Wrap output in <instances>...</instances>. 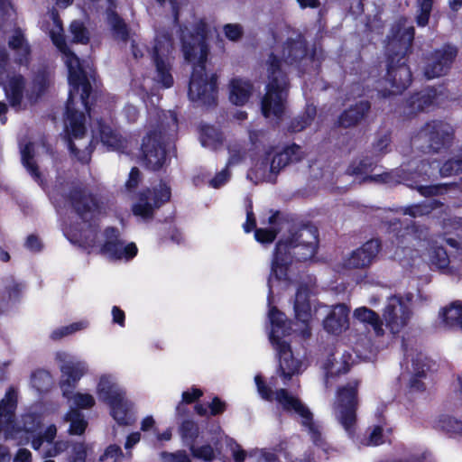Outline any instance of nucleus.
<instances>
[{
    "mask_svg": "<svg viewBox=\"0 0 462 462\" xmlns=\"http://www.w3.org/2000/svg\"><path fill=\"white\" fill-rule=\"evenodd\" d=\"M51 18L55 24V31L50 32V36L56 47L63 54L64 62L69 71V83L70 89L66 106L65 130L68 134V146L71 153L82 163L90 160L92 148L85 146L79 149L74 140H80L86 133V116L89 115L88 97L91 91V85L87 73L84 71L82 63L78 56L67 46L61 33L62 27L55 12L51 13Z\"/></svg>",
    "mask_w": 462,
    "mask_h": 462,
    "instance_id": "nucleus-1",
    "label": "nucleus"
},
{
    "mask_svg": "<svg viewBox=\"0 0 462 462\" xmlns=\"http://www.w3.org/2000/svg\"><path fill=\"white\" fill-rule=\"evenodd\" d=\"M206 29L199 23L196 33H190L187 27L181 30L182 51L185 60L193 64L189 86V97L201 106H212L217 97V76L208 73L206 61L208 49L205 41Z\"/></svg>",
    "mask_w": 462,
    "mask_h": 462,
    "instance_id": "nucleus-2",
    "label": "nucleus"
},
{
    "mask_svg": "<svg viewBox=\"0 0 462 462\" xmlns=\"http://www.w3.org/2000/svg\"><path fill=\"white\" fill-rule=\"evenodd\" d=\"M254 382L260 396L266 400L272 401L274 397L276 402L282 408L291 414L293 418L298 420L301 426L310 434L316 448L313 453H317V458L306 456L304 462H321L326 458V443L322 439L320 427L313 420V413L310 408L297 396L291 394L286 389H280L273 392L272 387L276 385L275 379L272 378L270 384L266 385L260 374L255 375Z\"/></svg>",
    "mask_w": 462,
    "mask_h": 462,
    "instance_id": "nucleus-3",
    "label": "nucleus"
},
{
    "mask_svg": "<svg viewBox=\"0 0 462 462\" xmlns=\"http://www.w3.org/2000/svg\"><path fill=\"white\" fill-rule=\"evenodd\" d=\"M318 242V230L314 226H304L281 239L276 245L272 262L269 288H272L273 277L282 280L286 276V268L292 257L298 261L312 258L316 254ZM271 293L272 289H269V296Z\"/></svg>",
    "mask_w": 462,
    "mask_h": 462,
    "instance_id": "nucleus-4",
    "label": "nucleus"
},
{
    "mask_svg": "<svg viewBox=\"0 0 462 462\" xmlns=\"http://www.w3.org/2000/svg\"><path fill=\"white\" fill-rule=\"evenodd\" d=\"M17 397V391L14 387H9L0 401V435L3 434L5 439H15L20 445L26 444L32 439V447L38 450L42 439L41 436L35 438L34 433L41 424L40 416L27 412L21 416L19 421H15Z\"/></svg>",
    "mask_w": 462,
    "mask_h": 462,
    "instance_id": "nucleus-5",
    "label": "nucleus"
},
{
    "mask_svg": "<svg viewBox=\"0 0 462 462\" xmlns=\"http://www.w3.org/2000/svg\"><path fill=\"white\" fill-rule=\"evenodd\" d=\"M177 128L174 112L155 110L154 114L150 113L149 130L142 144L143 158L148 168L155 171L163 165L166 140Z\"/></svg>",
    "mask_w": 462,
    "mask_h": 462,
    "instance_id": "nucleus-6",
    "label": "nucleus"
},
{
    "mask_svg": "<svg viewBox=\"0 0 462 462\" xmlns=\"http://www.w3.org/2000/svg\"><path fill=\"white\" fill-rule=\"evenodd\" d=\"M269 319L272 324L270 340L279 357L277 374L282 379L283 384H286L292 376L300 374L305 366L301 360L293 356L290 345L282 338L287 334L284 314L274 307L271 308Z\"/></svg>",
    "mask_w": 462,
    "mask_h": 462,
    "instance_id": "nucleus-7",
    "label": "nucleus"
},
{
    "mask_svg": "<svg viewBox=\"0 0 462 462\" xmlns=\"http://www.w3.org/2000/svg\"><path fill=\"white\" fill-rule=\"evenodd\" d=\"M267 66L269 82L262 99V113L266 118H280L285 110L289 83L282 61L275 55H270Z\"/></svg>",
    "mask_w": 462,
    "mask_h": 462,
    "instance_id": "nucleus-8",
    "label": "nucleus"
},
{
    "mask_svg": "<svg viewBox=\"0 0 462 462\" xmlns=\"http://www.w3.org/2000/svg\"><path fill=\"white\" fill-rule=\"evenodd\" d=\"M0 80L6 98L11 106L15 109H25L28 106L34 104L49 84V77L46 71L42 72L35 78L32 89H26L25 91L24 79L22 75H5V72L2 71Z\"/></svg>",
    "mask_w": 462,
    "mask_h": 462,
    "instance_id": "nucleus-9",
    "label": "nucleus"
},
{
    "mask_svg": "<svg viewBox=\"0 0 462 462\" xmlns=\"http://www.w3.org/2000/svg\"><path fill=\"white\" fill-rule=\"evenodd\" d=\"M404 28L400 23L394 25L387 36L385 44V55L387 62V81L391 84L392 89L388 96L401 94L403 90L402 75L400 70L403 65L404 58Z\"/></svg>",
    "mask_w": 462,
    "mask_h": 462,
    "instance_id": "nucleus-10",
    "label": "nucleus"
},
{
    "mask_svg": "<svg viewBox=\"0 0 462 462\" xmlns=\"http://www.w3.org/2000/svg\"><path fill=\"white\" fill-rule=\"evenodd\" d=\"M97 394L100 401L109 405L111 415L118 424L132 423L128 413L133 404L125 398V392L118 385L114 376L104 374L99 378Z\"/></svg>",
    "mask_w": 462,
    "mask_h": 462,
    "instance_id": "nucleus-11",
    "label": "nucleus"
},
{
    "mask_svg": "<svg viewBox=\"0 0 462 462\" xmlns=\"http://www.w3.org/2000/svg\"><path fill=\"white\" fill-rule=\"evenodd\" d=\"M455 136L453 126L443 120H432L426 123L417 135L411 138V143L428 152L439 153L452 145Z\"/></svg>",
    "mask_w": 462,
    "mask_h": 462,
    "instance_id": "nucleus-12",
    "label": "nucleus"
},
{
    "mask_svg": "<svg viewBox=\"0 0 462 462\" xmlns=\"http://www.w3.org/2000/svg\"><path fill=\"white\" fill-rule=\"evenodd\" d=\"M357 385L355 381L340 388L334 404L335 417L350 437H353L356 424Z\"/></svg>",
    "mask_w": 462,
    "mask_h": 462,
    "instance_id": "nucleus-13",
    "label": "nucleus"
},
{
    "mask_svg": "<svg viewBox=\"0 0 462 462\" xmlns=\"http://www.w3.org/2000/svg\"><path fill=\"white\" fill-rule=\"evenodd\" d=\"M302 154L301 148L299 145L292 144L286 147L283 151L277 152L273 156L271 162V153H267L265 158L255 163L252 171L254 173L255 178L261 180L273 182L276 174L281 169L291 162H299Z\"/></svg>",
    "mask_w": 462,
    "mask_h": 462,
    "instance_id": "nucleus-14",
    "label": "nucleus"
},
{
    "mask_svg": "<svg viewBox=\"0 0 462 462\" xmlns=\"http://www.w3.org/2000/svg\"><path fill=\"white\" fill-rule=\"evenodd\" d=\"M173 51L172 40L168 32L156 35L152 49V58L156 67V80L164 88H170L173 84L171 74V54Z\"/></svg>",
    "mask_w": 462,
    "mask_h": 462,
    "instance_id": "nucleus-15",
    "label": "nucleus"
},
{
    "mask_svg": "<svg viewBox=\"0 0 462 462\" xmlns=\"http://www.w3.org/2000/svg\"><path fill=\"white\" fill-rule=\"evenodd\" d=\"M170 199V187L164 182H160L152 189H147L139 193L136 202L132 206L133 213L135 217L149 221L152 219L155 210Z\"/></svg>",
    "mask_w": 462,
    "mask_h": 462,
    "instance_id": "nucleus-16",
    "label": "nucleus"
},
{
    "mask_svg": "<svg viewBox=\"0 0 462 462\" xmlns=\"http://www.w3.org/2000/svg\"><path fill=\"white\" fill-rule=\"evenodd\" d=\"M68 190L67 200L84 221L93 220L101 214L99 200L87 188L73 185Z\"/></svg>",
    "mask_w": 462,
    "mask_h": 462,
    "instance_id": "nucleus-17",
    "label": "nucleus"
},
{
    "mask_svg": "<svg viewBox=\"0 0 462 462\" xmlns=\"http://www.w3.org/2000/svg\"><path fill=\"white\" fill-rule=\"evenodd\" d=\"M458 51L456 46L445 44L440 48L432 51L423 67V76L427 79H434L447 75L457 56Z\"/></svg>",
    "mask_w": 462,
    "mask_h": 462,
    "instance_id": "nucleus-18",
    "label": "nucleus"
},
{
    "mask_svg": "<svg viewBox=\"0 0 462 462\" xmlns=\"http://www.w3.org/2000/svg\"><path fill=\"white\" fill-rule=\"evenodd\" d=\"M56 360L60 364V369L62 376L60 388L64 397H69V393L76 387L77 383L87 373L88 365L84 361H76L65 352H58Z\"/></svg>",
    "mask_w": 462,
    "mask_h": 462,
    "instance_id": "nucleus-19",
    "label": "nucleus"
},
{
    "mask_svg": "<svg viewBox=\"0 0 462 462\" xmlns=\"http://www.w3.org/2000/svg\"><path fill=\"white\" fill-rule=\"evenodd\" d=\"M105 242L101 246V252L111 259H125L133 258L137 253V247L134 243L126 245L119 240L118 232L113 227L105 230Z\"/></svg>",
    "mask_w": 462,
    "mask_h": 462,
    "instance_id": "nucleus-20",
    "label": "nucleus"
},
{
    "mask_svg": "<svg viewBox=\"0 0 462 462\" xmlns=\"http://www.w3.org/2000/svg\"><path fill=\"white\" fill-rule=\"evenodd\" d=\"M379 248L378 240L373 239L366 242L343 260V268L350 270L367 267L378 254Z\"/></svg>",
    "mask_w": 462,
    "mask_h": 462,
    "instance_id": "nucleus-21",
    "label": "nucleus"
},
{
    "mask_svg": "<svg viewBox=\"0 0 462 462\" xmlns=\"http://www.w3.org/2000/svg\"><path fill=\"white\" fill-rule=\"evenodd\" d=\"M386 326L393 334H397L404 326V303L402 297L388 299L383 314Z\"/></svg>",
    "mask_w": 462,
    "mask_h": 462,
    "instance_id": "nucleus-22",
    "label": "nucleus"
},
{
    "mask_svg": "<svg viewBox=\"0 0 462 462\" xmlns=\"http://www.w3.org/2000/svg\"><path fill=\"white\" fill-rule=\"evenodd\" d=\"M225 440L235 462H245L247 456L254 458V462H279L277 456L272 451L254 449L247 453L233 439L225 436Z\"/></svg>",
    "mask_w": 462,
    "mask_h": 462,
    "instance_id": "nucleus-23",
    "label": "nucleus"
},
{
    "mask_svg": "<svg viewBox=\"0 0 462 462\" xmlns=\"http://www.w3.org/2000/svg\"><path fill=\"white\" fill-rule=\"evenodd\" d=\"M349 308L345 304H337L332 307L329 313L323 321L327 332L339 335L349 327Z\"/></svg>",
    "mask_w": 462,
    "mask_h": 462,
    "instance_id": "nucleus-24",
    "label": "nucleus"
},
{
    "mask_svg": "<svg viewBox=\"0 0 462 462\" xmlns=\"http://www.w3.org/2000/svg\"><path fill=\"white\" fill-rule=\"evenodd\" d=\"M431 368L430 361L422 354L416 355L411 359V365L410 368L409 387L412 391L423 392L425 390V383L423 379L427 377L428 372Z\"/></svg>",
    "mask_w": 462,
    "mask_h": 462,
    "instance_id": "nucleus-25",
    "label": "nucleus"
},
{
    "mask_svg": "<svg viewBox=\"0 0 462 462\" xmlns=\"http://www.w3.org/2000/svg\"><path fill=\"white\" fill-rule=\"evenodd\" d=\"M93 134H98L102 144L110 150L123 152L127 148L126 141L109 125L105 124L103 121L97 122V130H93Z\"/></svg>",
    "mask_w": 462,
    "mask_h": 462,
    "instance_id": "nucleus-26",
    "label": "nucleus"
},
{
    "mask_svg": "<svg viewBox=\"0 0 462 462\" xmlns=\"http://www.w3.org/2000/svg\"><path fill=\"white\" fill-rule=\"evenodd\" d=\"M306 42L301 36H298L294 41H288L282 51L283 63L288 66H298L302 60H307Z\"/></svg>",
    "mask_w": 462,
    "mask_h": 462,
    "instance_id": "nucleus-27",
    "label": "nucleus"
},
{
    "mask_svg": "<svg viewBox=\"0 0 462 462\" xmlns=\"http://www.w3.org/2000/svg\"><path fill=\"white\" fill-rule=\"evenodd\" d=\"M370 103L361 100L351 105L339 116L338 123L343 127H350L360 123L370 110Z\"/></svg>",
    "mask_w": 462,
    "mask_h": 462,
    "instance_id": "nucleus-28",
    "label": "nucleus"
},
{
    "mask_svg": "<svg viewBox=\"0 0 462 462\" xmlns=\"http://www.w3.org/2000/svg\"><path fill=\"white\" fill-rule=\"evenodd\" d=\"M253 92V85L247 79L234 78L229 83V100L236 105H245Z\"/></svg>",
    "mask_w": 462,
    "mask_h": 462,
    "instance_id": "nucleus-29",
    "label": "nucleus"
},
{
    "mask_svg": "<svg viewBox=\"0 0 462 462\" xmlns=\"http://www.w3.org/2000/svg\"><path fill=\"white\" fill-rule=\"evenodd\" d=\"M293 309L295 312V319L307 326L312 318L308 288L300 287L298 289Z\"/></svg>",
    "mask_w": 462,
    "mask_h": 462,
    "instance_id": "nucleus-30",
    "label": "nucleus"
},
{
    "mask_svg": "<svg viewBox=\"0 0 462 462\" xmlns=\"http://www.w3.org/2000/svg\"><path fill=\"white\" fill-rule=\"evenodd\" d=\"M9 48L14 51V59L20 65H26L29 61L30 47L21 30H15L8 42Z\"/></svg>",
    "mask_w": 462,
    "mask_h": 462,
    "instance_id": "nucleus-31",
    "label": "nucleus"
},
{
    "mask_svg": "<svg viewBox=\"0 0 462 462\" xmlns=\"http://www.w3.org/2000/svg\"><path fill=\"white\" fill-rule=\"evenodd\" d=\"M353 316L359 322L370 326L376 336L383 335V322L380 316L373 310L367 307H359L354 310Z\"/></svg>",
    "mask_w": 462,
    "mask_h": 462,
    "instance_id": "nucleus-32",
    "label": "nucleus"
},
{
    "mask_svg": "<svg viewBox=\"0 0 462 462\" xmlns=\"http://www.w3.org/2000/svg\"><path fill=\"white\" fill-rule=\"evenodd\" d=\"M430 265L446 274H454L455 269L449 265L450 260L447 251L442 246L433 245L429 252Z\"/></svg>",
    "mask_w": 462,
    "mask_h": 462,
    "instance_id": "nucleus-33",
    "label": "nucleus"
},
{
    "mask_svg": "<svg viewBox=\"0 0 462 462\" xmlns=\"http://www.w3.org/2000/svg\"><path fill=\"white\" fill-rule=\"evenodd\" d=\"M439 318L447 328H462V303L454 301L448 307L442 309Z\"/></svg>",
    "mask_w": 462,
    "mask_h": 462,
    "instance_id": "nucleus-34",
    "label": "nucleus"
},
{
    "mask_svg": "<svg viewBox=\"0 0 462 462\" xmlns=\"http://www.w3.org/2000/svg\"><path fill=\"white\" fill-rule=\"evenodd\" d=\"M433 97L432 92L428 90L411 96L406 100V108H409V114L412 115L423 111L433 103Z\"/></svg>",
    "mask_w": 462,
    "mask_h": 462,
    "instance_id": "nucleus-35",
    "label": "nucleus"
},
{
    "mask_svg": "<svg viewBox=\"0 0 462 462\" xmlns=\"http://www.w3.org/2000/svg\"><path fill=\"white\" fill-rule=\"evenodd\" d=\"M34 148L32 143H26L21 147L22 162L30 172L32 177L40 184L42 183L41 174L33 161Z\"/></svg>",
    "mask_w": 462,
    "mask_h": 462,
    "instance_id": "nucleus-36",
    "label": "nucleus"
},
{
    "mask_svg": "<svg viewBox=\"0 0 462 462\" xmlns=\"http://www.w3.org/2000/svg\"><path fill=\"white\" fill-rule=\"evenodd\" d=\"M435 427L448 433L462 436V421L453 416L439 415L435 421Z\"/></svg>",
    "mask_w": 462,
    "mask_h": 462,
    "instance_id": "nucleus-37",
    "label": "nucleus"
},
{
    "mask_svg": "<svg viewBox=\"0 0 462 462\" xmlns=\"http://www.w3.org/2000/svg\"><path fill=\"white\" fill-rule=\"evenodd\" d=\"M65 420L69 422V432L71 435H81L88 425L83 414L75 409H70L65 415Z\"/></svg>",
    "mask_w": 462,
    "mask_h": 462,
    "instance_id": "nucleus-38",
    "label": "nucleus"
},
{
    "mask_svg": "<svg viewBox=\"0 0 462 462\" xmlns=\"http://www.w3.org/2000/svg\"><path fill=\"white\" fill-rule=\"evenodd\" d=\"M404 171L402 169H396L391 171L389 172H383L381 174H374L365 178V180H369L378 183H383L388 185L389 187H393L398 184H401L404 179Z\"/></svg>",
    "mask_w": 462,
    "mask_h": 462,
    "instance_id": "nucleus-39",
    "label": "nucleus"
},
{
    "mask_svg": "<svg viewBox=\"0 0 462 462\" xmlns=\"http://www.w3.org/2000/svg\"><path fill=\"white\" fill-rule=\"evenodd\" d=\"M200 142L202 146L217 149L222 143V134L214 126L206 125L201 129Z\"/></svg>",
    "mask_w": 462,
    "mask_h": 462,
    "instance_id": "nucleus-40",
    "label": "nucleus"
},
{
    "mask_svg": "<svg viewBox=\"0 0 462 462\" xmlns=\"http://www.w3.org/2000/svg\"><path fill=\"white\" fill-rule=\"evenodd\" d=\"M462 173V149L446 161L439 169L441 177H450Z\"/></svg>",
    "mask_w": 462,
    "mask_h": 462,
    "instance_id": "nucleus-41",
    "label": "nucleus"
},
{
    "mask_svg": "<svg viewBox=\"0 0 462 462\" xmlns=\"http://www.w3.org/2000/svg\"><path fill=\"white\" fill-rule=\"evenodd\" d=\"M386 441H390L388 434L381 426H374L368 429L367 435L361 440L360 444L364 446H379Z\"/></svg>",
    "mask_w": 462,
    "mask_h": 462,
    "instance_id": "nucleus-42",
    "label": "nucleus"
},
{
    "mask_svg": "<svg viewBox=\"0 0 462 462\" xmlns=\"http://www.w3.org/2000/svg\"><path fill=\"white\" fill-rule=\"evenodd\" d=\"M180 433L184 444L189 448L199 436L198 425L192 420H185L180 428Z\"/></svg>",
    "mask_w": 462,
    "mask_h": 462,
    "instance_id": "nucleus-43",
    "label": "nucleus"
},
{
    "mask_svg": "<svg viewBox=\"0 0 462 462\" xmlns=\"http://www.w3.org/2000/svg\"><path fill=\"white\" fill-rule=\"evenodd\" d=\"M31 384L38 392H42L52 384V377L48 371L37 370L31 376Z\"/></svg>",
    "mask_w": 462,
    "mask_h": 462,
    "instance_id": "nucleus-44",
    "label": "nucleus"
},
{
    "mask_svg": "<svg viewBox=\"0 0 462 462\" xmlns=\"http://www.w3.org/2000/svg\"><path fill=\"white\" fill-rule=\"evenodd\" d=\"M189 450L192 456L198 459H200L204 462H211L213 461L217 455L220 453L218 450H215L210 445H203L201 447H195L191 445Z\"/></svg>",
    "mask_w": 462,
    "mask_h": 462,
    "instance_id": "nucleus-45",
    "label": "nucleus"
},
{
    "mask_svg": "<svg viewBox=\"0 0 462 462\" xmlns=\"http://www.w3.org/2000/svg\"><path fill=\"white\" fill-rule=\"evenodd\" d=\"M88 323L86 320L72 323L69 326L60 327L52 331L51 337L54 340L60 339L63 337L71 335L77 331L82 330L88 327Z\"/></svg>",
    "mask_w": 462,
    "mask_h": 462,
    "instance_id": "nucleus-46",
    "label": "nucleus"
},
{
    "mask_svg": "<svg viewBox=\"0 0 462 462\" xmlns=\"http://www.w3.org/2000/svg\"><path fill=\"white\" fill-rule=\"evenodd\" d=\"M451 187H455V183L436 184L429 186H418L416 189L425 197L438 196L446 193Z\"/></svg>",
    "mask_w": 462,
    "mask_h": 462,
    "instance_id": "nucleus-47",
    "label": "nucleus"
},
{
    "mask_svg": "<svg viewBox=\"0 0 462 462\" xmlns=\"http://www.w3.org/2000/svg\"><path fill=\"white\" fill-rule=\"evenodd\" d=\"M69 31L73 36L74 42L85 44L88 42V32L81 22H72L69 27Z\"/></svg>",
    "mask_w": 462,
    "mask_h": 462,
    "instance_id": "nucleus-48",
    "label": "nucleus"
},
{
    "mask_svg": "<svg viewBox=\"0 0 462 462\" xmlns=\"http://www.w3.org/2000/svg\"><path fill=\"white\" fill-rule=\"evenodd\" d=\"M433 0H418V15L416 17L417 23L420 26H425L430 18L432 8Z\"/></svg>",
    "mask_w": 462,
    "mask_h": 462,
    "instance_id": "nucleus-49",
    "label": "nucleus"
},
{
    "mask_svg": "<svg viewBox=\"0 0 462 462\" xmlns=\"http://www.w3.org/2000/svg\"><path fill=\"white\" fill-rule=\"evenodd\" d=\"M69 400L73 401V404L81 409H88L95 405V399L89 393H69V397H66Z\"/></svg>",
    "mask_w": 462,
    "mask_h": 462,
    "instance_id": "nucleus-50",
    "label": "nucleus"
},
{
    "mask_svg": "<svg viewBox=\"0 0 462 462\" xmlns=\"http://www.w3.org/2000/svg\"><path fill=\"white\" fill-rule=\"evenodd\" d=\"M374 162L371 159H363L354 162L347 169L351 175H364L373 171Z\"/></svg>",
    "mask_w": 462,
    "mask_h": 462,
    "instance_id": "nucleus-51",
    "label": "nucleus"
},
{
    "mask_svg": "<svg viewBox=\"0 0 462 462\" xmlns=\"http://www.w3.org/2000/svg\"><path fill=\"white\" fill-rule=\"evenodd\" d=\"M334 361H336L335 357L332 360L328 359L325 364L327 379L334 374H345L349 370V365L346 362L337 364V362L334 363Z\"/></svg>",
    "mask_w": 462,
    "mask_h": 462,
    "instance_id": "nucleus-52",
    "label": "nucleus"
},
{
    "mask_svg": "<svg viewBox=\"0 0 462 462\" xmlns=\"http://www.w3.org/2000/svg\"><path fill=\"white\" fill-rule=\"evenodd\" d=\"M438 204L437 200H433L430 204H418L406 208V215L419 217L428 215Z\"/></svg>",
    "mask_w": 462,
    "mask_h": 462,
    "instance_id": "nucleus-53",
    "label": "nucleus"
},
{
    "mask_svg": "<svg viewBox=\"0 0 462 462\" xmlns=\"http://www.w3.org/2000/svg\"><path fill=\"white\" fill-rule=\"evenodd\" d=\"M162 462H191L190 457L184 450L176 452L163 451L160 454Z\"/></svg>",
    "mask_w": 462,
    "mask_h": 462,
    "instance_id": "nucleus-54",
    "label": "nucleus"
},
{
    "mask_svg": "<svg viewBox=\"0 0 462 462\" xmlns=\"http://www.w3.org/2000/svg\"><path fill=\"white\" fill-rule=\"evenodd\" d=\"M123 452L119 446L110 445L108 446L104 454L100 457V461L118 462L123 457Z\"/></svg>",
    "mask_w": 462,
    "mask_h": 462,
    "instance_id": "nucleus-55",
    "label": "nucleus"
},
{
    "mask_svg": "<svg viewBox=\"0 0 462 462\" xmlns=\"http://www.w3.org/2000/svg\"><path fill=\"white\" fill-rule=\"evenodd\" d=\"M277 232L273 229L257 228L254 232L255 239L262 244H270L276 237Z\"/></svg>",
    "mask_w": 462,
    "mask_h": 462,
    "instance_id": "nucleus-56",
    "label": "nucleus"
},
{
    "mask_svg": "<svg viewBox=\"0 0 462 462\" xmlns=\"http://www.w3.org/2000/svg\"><path fill=\"white\" fill-rule=\"evenodd\" d=\"M224 32L230 41H237L243 35V28L237 23H228L224 26Z\"/></svg>",
    "mask_w": 462,
    "mask_h": 462,
    "instance_id": "nucleus-57",
    "label": "nucleus"
},
{
    "mask_svg": "<svg viewBox=\"0 0 462 462\" xmlns=\"http://www.w3.org/2000/svg\"><path fill=\"white\" fill-rule=\"evenodd\" d=\"M391 143V138L388 134H384L378 137L374 143V151L377 154H383L388 152Z\"/></svg>",
    "mask_w": 462,
    "mask_h": 462,
    "instance_id": "nucleus-58",
    "label": "nucleus"
},
{
    "mask_svg": "<svg viewBox=\"0 0 462 462\" xmlns=\"http://www.w3.org/2000/svg\"><path fill=\"white\" fill-rule=\"evenodd\" d=\"M245 152L240 146H234L229 148V158L226 167L238 164L243 161Z\"/></svg>",
    "mask_w": 462,
    "mask_h": 462,
    "instance_id": "nucleus-59",
    "label": "nucleus"
},
{
    "mask_svg": "<svg viewBox=\"0 0 462 462\" xmlns=\"http://www.w3.org/2000/svg\"><path fill=\"white\" fill-rule=\"evenodd\" d=\"M86 456V447L83 443H76L73 445L70 462H85Z\"/></svg>",
    "mask_w": 462,
    "mask_h": 462,
    "instance_id": "nucleus-60",
    "label": "nucleus"
},
{
    "mask_svg": "<svg viewBox=\"0 0 462 462\" xmlns=\"http://www.w3.org/2000/svg\"><path fill=\"white\" fill-rule=\"evenodd\" d=\"M228 168L226 167L223 171H221L219 173H217L211 180L210 185L217 189L221 186H223L225 183L227 182L230 177V173L227 170Z\"/></svg>",
    "mask_w": 462,
    "mask_h": 462,
    "instance_id": "nucleus-61",
    "label": "nucleus"
},
{
    "mask_svg": "<svg viewBox=\"0 0 462 462\" xmlns=\"http://www.w3.org/2000/svg\"><path fill=\"white\" fill-rule=\"evenodd\" d=\"M69 447L67 441H57L54 443L53 447L49 448L44 454V457H56L61 452L65 451Z\"/></svg>",
    "mask_w": 462,
    "mask_h": 462,
    "instance_id": "nucleus-62",
    "label": "nucleus"
},
{
    "mask_svg": "<svg viewBox=\"0 0 462 462\" xmlns=\"http://www.w3.org/2000/svg\"><path fill=\"white\" fill-rule=\"evenodd\" d=\"M123 115L129 123H134L139 116V110L135 106L127 104L124 107Z\"/></svg>",
    "mask_w": 462,
    "mask_h": 462,
    "instance_id": "nucleus-63",
    "label": "nucleus"
},
{
    "mask_svg": "<svg viewBox=\"0 0 462 462\" xmlns=\"http://www.w3.org/2000/svg\"><path fill=\"white\" fill-rule=\"evenodd\" d=\"M209 408V414L212 416H216L217 414H220L224 412L226 410V403L222 402L219 398L215 397L211 403L208 404Z\"/></svg>",
    "mask_w": 462,
    "mask_h": 462,
    "instance_id": "nucleus-64",
    "label": "nucleus"
}]
</instances>
